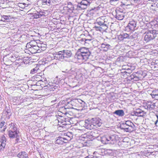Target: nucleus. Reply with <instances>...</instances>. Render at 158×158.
<instances>
[{
	"instance_id": "obj_48",
	"label": "nucleus",
	"mask_w": 158,
	"mask_h": 158,
	"mask_svg": "<svg viewBox=\"0 0 158 158\" xmlns=\"http://www.w3.org/2000/svg\"><path fill=\"white\" fill-rule=\"evenodd\" d=\"M155 125L156 126H157L158 125V120H156L155 122Z\"/></svg>"
},
{
	"instance_id": "obj_50",
	"label": "nucleus",
	"mask_w": 158,
	"mask_h": 158,
	"mask_svg": "<svg viewBox=\"0 0 158 158\" xmlns=\"http://www.w3.org/2000/svg\"><path fill=\"white\" fill-rule=\"evenodd\" d=\"M149 1L154 2L156 1V0H148Z\"/></svg>"
},
{
	"instance_id": "obj_58",
	"label": "nucleus",
	"mask_w": 158,
	"mask_h": 158,
	"mask_svg": "<svg viewBox=\"0 0 158 158\" xmlns=\"http://www.w3.org/2000/svg\"><path fill=\"white\" fill-rule=\"evenodd\" d=\"M13 57V56H11V57Z\"/></svg>"
},
{
	"instance_id": "obj_47",
	"label": "nucleus",
	"mask_w": 158,
	"mask_h": 158,
	"mask_svg": "<svg viewBox=\"0 0 158 158\" xmlns=\"http://www.w3.org/2000/svg\"><path fill=\"white\" fill-rule=\"evenodd\" d=\"M134 77V75H133V74L131 75L130 77H131L130 79H133Z\"/></svg>"
},
{
	"instance_id": "obj_49",
	"label": "nucleus",
	"mask_w": 158,
	"mask_h": 158,
	"mask_svg": "<svg viewBox=\"0 0 158 158\" xmlns=\"http://www.w3.org/2000/svg\"><path fill=\"white\" fill-rule=\"evenodd\" d=\"M75 104H71L72 107V108H74V106H75V105H74Z\"/></svg>"
},
{
	"instance_id": "obj_19",
	"label": "nucleus",
	"mask_w": 158,
	"mask_h": 158,
	"mask_svg": "<svg viewBox=\"0 0 158 158\" xmlns=\"http://www.w3.org/2000/svg\"><path fill=\"white\" fill-rule=\"evenodd\" d=\"M113 113L119 116H123L124 115V112L122 110H115Z\"/></svg>"
},
{
	"instance_id": "obj_42",
	"label": "nucleus",
	"mask_w": 158,
	"mask_h": 158,
	"mask_svg": "<svg viewBox=\"0 0 158 158\" xmlns=\"http://www.w3.org/2000/svg\"><path fill=\"white\" fill-rule=\"evenodd\" d=\"M139 77L136 76H134V77H133V80L135 81H139Z\"/></svg>"
},
{
	"instance_id": "obj_37",
	"label": "nucleus",
	"mask_w": 158,
	"mask_h": 158,
	"mask_svg": "<svg viewBox=\"0 0 158 158\" xmlns=\"http://www.w3.org/2000/svg\"><path fill=\"white\" fill-rule=\"evenodd\" d=\"M39 15L40 16V18H41L43 16H45V12L42 11H38Z\"/></svg>"
},
{
	"instance_id": "obj_32",
	"label": "nucleus",
	"mask_w": 158,
	"mask_h": 158,
	"mask_svg": "<svg viewBox=\"0 0 158 158\" xmlns=\"http://www.w3.org/2000/svg\"><path fill=\"white\" fill-rule=\"evenodd\" d=\"M42 81L43 83L41 84H40L41 85H46V84H47L48 83L47 81V79L46 78H44L43 79L40 80L39 81V82H41Z\"/></svg>"
},
{
	"instance_id": "obj_14",
	"label": "nucleus",
	"mask_w": 158,
	"mask_h": 158,
	"mask_svg": "<svg viewBox=\"0 0 158 158\" xmlns=\"http://www.w3.org/2000/svg\"><path fill=\"white\" fill-rule=\"evenodd\" d=\"M124 14L121 12L119 11L116 12L115 18L119 20H122L124 18Z\"/></svg>"
},
{
	"instance_id": "obj_51",
	"label": "nucleus",
	"mask_w": 158,
	"mask_h": 158,
	"mask_svg": "<svg viewBox=\"0 0 158 158\" xmlns=\"http://www.w3.org/2000/svg\"><path fill=\"white\" fill-rule=\"evenodd\" d=\"M56 99L55 100H53V101H52L51 102H56Z\"/></svg>"
},
{
	"instance_id": "obj_6",
	"label": "nucleus",
	"mask_w": 158,
	"mask_h": 158,
	"mask_svg": "<svg viewBox=\"0 0 158 158\" xmlns=\"http://www.w3.org/2000/svg\"><path fill=\"white\" fill-rule=\"evenodd\" d=\"M146 33V34L144 37V40L147 42L154 39L157 34V33H156L154 30L148 31Z\"/></svg>"
},
{
	"instance_id": "obj_5",
	"label": "nucleus",
	"mask_w": 158,
	"mask_h": 158,
	"mask_svg": "<svg viewBox=\"0 0 158 158\" xmlns=\"http://www.w3.org/2000/svg\"><path fill=\"white\" fill-rule=\"evenodd\" d=\"M55 57L59 59L67 60L70 58L72 56V53L71 51L64 50L55 53Z\"/></svg>"
},
{
	"instance_id": "obj_43",
	"label": "nucleus",
	"mask_w": 158,
	"mask_h": 158,
	"mask_svg": "<svg viewBox=\"0 0 158 158\" xmlns=\"http://www.w3.org/2000/svg\"><path fill=\"white\" fill-rule=\"evenodd\" d=\"M58 88V86H56L55 85V86H53V87H52L51 88L52 89V90L53 91H54V89H58L57 88Z\"/></svg>"
},
{
	"instance_id": "obj_52",
	"label": "nucleus",
	"mask_w": 158,
	"mask_h": 158,
	"mask_svg": "<svg viewBox=\"0 0 158 158\" xmlns=\"http://www.w3.org/2000/svg\"><path fill=\"white\" fill-rule=\"evenodd\" d=\"M85 35L84 34H81V36H82L83 35Z\"/></svg>"
},
{
	"instance_id": "obj_21",
	"label": "nucleus",
	"mask_w": 158,
	"mask_h": 158,
	"mask_svg": "<svg viewBox=\"0 0 158 158\" xmlns=\"http://www.w3.org/2000/svg\"><path fill=\"white\" fill-rule=\"evenodd\" d=\"M69 122L67 120H66V119L65 118H64L62 121L61 122V125H60V127H63L64 126H65L67 124H69Z\"/></svg>"
},
{
	"instance_id": "obj_34",
	"label": "nucleus",
	"mask_w": 158,
	"mask_h": 158,
	"mask_svg": "<svg viewBox=\"0 0 158 158\" xmlns=\"http://www.w3.org/2000/svg\"><path fill=\"white\" fill-rule=\"evenodd\" d=\"M124 39L128 38L130 39L131 36H129V35L127 33H124L122 34Z\"/></svg>"
},
{
	"instance_id": "obj_1",
	"label": "nucleus",
	"mask_w": 158,
	"mask_h": 158,
	"mask_svg": "<svg viewBox=\"0 0 158 158\" xmlns=\"http://www.w3.org/2000/svg\"><path fill=\"white\" fill-rule=\"evenodd\" d=\"M92 57L91 53L85 47L79 49L75 56V58L80 62H82L86 61L88 59L91 60Z\"/></svg>"
},
{
	"instance_id": "obj_29",
	"label": "nucleus",
	"mask_w": 158,
	"mask_h": 158,
	"mask_svg": "<svg viewBox=\"0 0 158 158\" xmlns=\"http://www.w3.org/2000/svg\"><path fill=\"white\" fill-rule=\"evenodd\" d=\"M75 101L74 102L75 103L78 102L79 103H80L81 104V106H85V102H84L82 101V100H81V99H79V100L76 99V100H75Z\"/></svg>"
},
{
	"instance_id": "obj_41",
	"label": "nucleus",
	"mask_w": 158,
	"mask_h": 158,
	"mask_svg": "<svg viewBox=\"0 0 158 158\" xmlns=\"http://www.w3.org/2000/svg\"><path fill=\"white\" fill-rule=\"evenodd\" d=\"M5 123L4 121H2L1 122L0 124V127L1 128H2L3 127H5V126H4Z\"/></svg>"
},
{
	"instance_id": "obj_22",
	"label": "nucleus",
	"mask_w": 158,
	"mask_h": 158,
	"mask_svg": "<svg viewBox=\"0 0 158 158\" xmlns=\"http://www.w3.org/2000/svg\"><path fill=\"white\" fill-rule=\"evenodd\" d=\"M75 102L73 101H71L69 102H67L65 105V107L66 108H72L71 104H75Z\"/></svg>"
},
{
	"instance_id": "obj_31",
	"label": "nucleus",
	"mask_w": 158,
	"mask_h": 158,
	"mask_svg": "<svg viewBox=\"0 0 158 158\" xmlns=\"http://www.w3.org/2000/svg\"><path fill=\"white\" fill-rule=\"evenodd\" d=\"M32 17L34 19L40 18V16L39 15L38 11H37L36 13L33 14Z\"/></svg>"
},
{
	"instance_id": "obj_7",
	"label": "nucleus",
	"mask_w": 158,
	"mask_h": 158,
	"mask_svg": "<svg viewBox=\"0 0 158 158\" xmlns=\"http://www.w3.org/2000/svg\"><path fill=\"white\" fill-rule=\"evenodd\" d=\"M108 143L114 144L117 142L119 138L118 135H110L108 134Z\"/></svg>"
},
{
	"instance_id": "obj_57",
	"label": "nucleus",
	"mask_w": 158,
	"mask_h": 158,
	"mask_svg": "<svg viewBox=\"0 0 158 158\" xmlns=\"http://www.w3.org/2000/svg\"><path fill=\"white\" fill-rule=\"evenodd\" d=\"M60 123V122H59V124H58V125H60V124H59V123Z\"/></svg>"
},
{
	"instance_id": "obj_20",
	"label": "nucleus",
	"mask_w": 158,
	"mask_h": 158,
	"mask_svg": "<svg viewBox=\"0 0 158 158\" xmlns=\"http://www.w3.org/2000/svg\"><path fill=\"white\" fill-rule=\"evenodd\" d=\"M102 48H103L104 51H107L110 48V46L108 44H102L101 45Z\"/></svg>"
},
{
	"instance_id": "obj_44",
	"label": "nucleus",
	"mask_w": 158,
	"mask_h": 158,
	"mask_svg": "<svg viewBox=\"0 0 158 158\" xmlns=\"http://www.w3.org/2000/svg\"><path fill=\"white\" fill-rule=\"evenodd\" d=\"M84 158H98L96 156H93L92 157H89V156L85 157Z\"/></svg>"
},
{
	"instance_id": "obj_36",
	"label": "nucleus",
	"mask_w": 158,
	"mask_h": 158,
	"mask_svg": "<svg viewBox=\"0 0 158 158\" xmlns=\"http://www.w3.org/2000/svg\"><path fill=\"white\" fill-rule=\"evenodd\" d=\"M30 44H31V48H33V49H35L36 50H38L39 49V47L38 46L36 45H33L32 44H31V43L30 42Z\"/></svg>"
},
{
	"instance_id": "obj_46",
	"label": "nucleus",
	"mask_w": 158,
	"mask_h": 158,
	"mask_svg": "<svg viewBox=\"0 0 158 158\" xmlns=\"http://www.w3.org/2000/svg\"><path fill=\"white\" fill-rule=\"evenodd\" d=\"M118 1V0H110V3H112L114 2H116Z\"/></svg>"
},
{
	"instance_id": "obj_25",
	"label": "nucleus",
	"mask_w": 158,
	"mask_h": 158,
	"mask_svg": "<svg viewBox=\"0 0 158 158\" xmlns=\"http://www.w3.org/2000/svg\"><path fill=\"white\" fill-rule=\"evenodd\" d=\"M1 20L3 22H5L6 20L7 22H9V21L10 19L8 16L3 15L2 17Z\"/></svg>"
},
{
	"instance_id": "obj_27",
	"label": "nucleus",
	"mask_w": 158,
	"mask_h": 158,
	"mask_svg": "<svg viewBox=\"0 0 158 158\" xmlns=\"http://www.w3.org/2000/svg\"><path fill=\"white\" fill-rule=\"evenodd\" d=\"M78 43H80L82 45H85V38H81L77 40Z\"/></svg>"
},
{
	"instance_id": "obj_8",
	"label": "nucleus",
	"mask_w": 158,
	"mask_h": 158,
	"mask_svg": "<svg viewBox=\"0 0 158 158\" xmlns=\"http://www.w3.org/2000/svg\"><path fill=\"white\" fill-rule=\"evenodd\" d=\"M136 22L135 20L131 19L128 24L127 26L126 27V29H129L130 30L133 31L135 29L136 26Z\"/></svg>"
},
{
	"instance_id": "obj_9",
	"label": "nucleus",
	"mask_w": 158,
	"mask_h": 158,
	"mask_svg": "<svg viewBox=\"0 0 158 158\" xmlns=\"http://www.w3.org/2000/svg\"><path fill=\"white\" fill-rule=\"evenodd\" d=\"M120 128L121 130H123L124 131L129 132H130L133 131L135 129L134 127H130L123 123H122L120 124Z\"/></svg>"
},
{
	"instance_id": "obj_30",
	"label": "nucleus",
	"mask_w": 158,
	"mask_h": 158,
	"mask_svg": "<svg viewBox=\"0 0 158 158\" xmlns=\"http://www.w3.org/2000/svg\"><path fill=\"white\" fill-rule=\"evenodd\" d=\"M5 110H6V115L7 116H8L9 118L11 114V110L10 109H8V108H7L6 109V108Z\"/></svg>"
},
{
	"instance_id": "obj_3",
	"label": "nucleus",
	"mask_w": 158,
	"mask_h": 158,
	"mask_svg": "<svg viewBox=\"0 0 158 158\" xmlns=\"http://www.w3.org/2000/svg\"><path fill=\"white\" fill-rule=\"evenodd\" d=\"M8 135L11 139H16V142H18L20 139V133L16 124L11 123L9 124Z\"/></svg>"
},
{
	"instance_id": "obj_45",
	"label": "nucleus",
	"mask_w": 158,
	"mask_h": 158,
	"mask_svg": "<svg viewBox=\"0 0 158 158\" xmlns=\"http://www.w3.org/2000/svg\"><path fill=\"white\" fill-rule=\"evenodd\" d=\"M88 39L85 38V44L87 43L89 44L91 42V41H88Z\"/></svg>"
},
{
	"instance_id": "obj_38",
	"label": "nucleus",
	"mask_w": 158,
	"mask_h": 158,
	"mask_svg": "<svg viewBox=\"0 0 158 158\" xmlns=\"http://www.w3.org/2000/svg\"><path fill=\"white\" fill-rule=\"evenodd\" d=\"M118 39L120 41H122L124 39L122 34L118 36Z\"/></svg>"
},
{
	"instance_id": "obj_2",
	"label": "nucleus",
	"mask_w": 158,
	"mask_h": 158,
	"mask_svg": "<svg viewBox=\"0 0 158 158\" xmlns=\"http://www.w3.org/2000/svg\"><path fill=\"white\" fill-rule=\"evenodd\" d=\"M101 121V120L99 118L88 119L85 120L84 126L86 128L88 129H95L101 125L102 123L100 122Z\"/></svg>"
},
{
	"instance_id": "obj_11",
	"label": "nucleus",
	"mask_w": 158,
	"mask_h": 158,
	"mask_svg": "<svg viewBox=\"0 0 158 158\" xmlns=\"http://www.w3.org/2000/svg\"><path fill=\"white\" fill-rule=\"evenodd\" d=\"M89 5V2L88 0H82L80 4H78V7L82 9H86L87 6Z\"/></svg>"
},
{
	"instance_id": "obj_28",
	"label": "nucleus",
	"mask_w": 158,
	"mask_h": 158,
	"mask_svg": "<svg viewBox=\"0 0 158 158\" xmlns=\"http://www.w3.org/2000/svg\"><path fill=\"white\" fill-rule=\"evenodd\" d=\"M90 135L95 138L98 137L97 131H92L90 133Z\"/></svg>"
},
{
	"instance_id": "obj_16",
	"label": "nucleus",
	"mask_w": 158,
	"mask_h": 158,
	"mask_svg": "<svg viewBox=\"0 0 158 158\" xmlns=\"http://www.w3.org/2000/svg\"><path fill=\"white\" fill-rule=\"evenodd\" d=\"M151 95L153 98L158 100V89L153 90Z\"/></svg>"
},
{
	"instance_id": "obj_24",
	"label": "nucleus",
	"mask_w": 158,
	"mask_h": 158,
	"mask_svg": "<svg viewBox=\"0 0 158 158\" xmlns=\"http://www.w3.org/2000/svg\"><path fill=\"white\" fill-rule=\"evenodd\" d=\"M63 139L62 137H59L58 139L56 141V143L58 144H63V141H62Z\"/></svg>"
},
{
	"instance_id": "obj_54",
	"label": "nucleus",
	"mask_w": 158,
	"mask_h": 158,
	"mask_svg": "<svg viewBox=\"0 0 158 158\" xmlns=\"http://www.w3.org/2000/svg\"><path fill=\"white\" fill-rule=\"evenodd\" d=\"M124 73H127V72L125 71V72H124Z\"/></svg>"
},
{
	"instance_id": "obj_40",
	"label": "nucleus",
	"mask_w": 158,
	"mask_h": 158,
	"mask_svg": "<svg viewBox=\"0 0 158 158\" xmlns=\"http://www.w3.org/2000/svg\"><path fill=\"white\" fill-rule=\"evenodd\" d=\"M63 138V141H62L63 142V143H67L68 142V139H67V138H65V137H62Z\"/></svg>"
},
{
	"instance_id": "obj_35",
	"label": "nucleus",
	"mask_w": 158,
	"mask_h": 158,
	"mask_svg": "<svg viewBox=\"0 0 158 158\" xmlns=\"http://www.w3.org/2000/svg\"><path fill=\"white\" fill-rule=\"evenodd\" d=\"M38 68L37 67L33 69L31 71L30 73L32 74H34L37 72Z\"/></svg>"
},
{
	"instance_id": "obj_53",
	"label": "nucleus",
	"mask_w": 158,
	"mask_h": 158,
	"mask_svg": "<svg viewBox=\"0 0 158 158\" xmlns=\"http://www.w3.org/2000/svg\"><path fill=\"white\" fill-rule=\"evenodd\" d=\"M156 117H157V118H158V115H156Z\"/></svg>"
},
{
	"instance_id": "obj_13",
	"label": "nucleus",
	"mask_w": 158,
	"mask_h": 158,
	"mask_svg": "<svg viewBox=\"0 0 158 158\" xmlns=\"http://www.w3.org/2000/svg\"><path fill=\"white\" fill-rule=\"evenodd\" d=\"M156 106L155 103L151 102H148L145 106V108L148 110H152L154 109Z\"/></svg>"
},
{
	"instance_id": "obj_39",
	"label": "nucleus",
	"mask_w": 158,
	"mask_h": 158,
	"mask_svg": "<svg viewBox=\"0 0 158 158\" xmlns=\"http://www.w3.org/2000/svg\"><path fill=\"white\" fill-rule=\"evenodd\" d=\"M16 62L19 63H22L23 62V60L22 59H21L20 58H19L16 60Z\"/></svg>"
},
{
	"instance_id": "obj_23",
	"label": "nucleus",
	"mask_w": 158,
	"mask_h": 158,
	"mask_svg": "<svg viewBox=\"0 0 158 158\" xmlns=\"http://www.w3.org/2000/svg\"><path fill=\"white\" fill-rule=\"evenodd\" d=\"M123 123L130 127H134V128L135 127V125L133 123L129 120L125 122V123Z\"/></svg>"
},
{
	"instance_id": "obj_12",
	"label": "nucleus",
	"mask_w": 158,
	"mask_h": 158,
	"mask_svg": "<svg viewBox=\"0 0 158 158\" xmlns=\"http://www.w3.org/2000/svg\"><path fill=\"white\" fill-rule=\"evenodd\" d=\"M6 139L5 136H2V138L0 139V151L3 150L6 146Z\"/></svg>"
},
{
	"instance_id": "obj_26",
	"label": "nucleus",
	"mask_w": 158,
	"mask_h": 158,
	"mask_svg": "<svg viewBox=\"0 0 158 158\" xmlns=\"http://www.w3.org/2000/svg\"><path fill=\"white\" fill-rule=\"evenodd\" d=\"M94 28H95L96 30L99 31H105L107 30V29H103L104 28L103 27H102V26H94Z\"/></svg>"
},
{
	"instance_id": "obj_56",
	"label": "nucleus",
	"mask_w": 158,
	"mask_h": 158,
	"mask_svg": "<svg viewBox=\"0 0 158 158\" xmlns=\"http://www.w3.org/2000/svg\"><path fill=\"white\" fill-rule=\"evenodd\" d=\"M156 120H158V118H157Z\"/></svg>"
},
{
	"instance_id": "obj_10",
	"label": "nucleus",
	"mask_w": 158,
	"mask_h": 158,
	"mask_svg": "<svg viewBox=\"0 0 158 158\" xmlns=\"http://www.w3.org/2000/svg\"><path fill=\"white\" fill-rule=\"evenodd\" d=\"M145 114V113L144 111L139 108H138L132 113V115L133 116H136L138 117H142L144 116Z\"/></svg>"
},
{
	"instance_id": "obj_17",
	"label": "nucleus",
	"mask_w": 158,
	"mask_h": 158,
	"mask_svg": "<svg viewBox=\"0 0 158 158\" xmlns=\"http://www.w3.org/2000/svg\"><path fill=\"white\" fill-rule=\"evenodd\" d=\"M17 156L20 158H29L28 154L25 152H19Z\"/></svg>"
},
{
	"instance_id": "obj_4",
	"label": "nucleus",
	"mask_w": 158,
	"mask_h": 158,
	"mask_svg": "<svg viewBox=\"0 0 158 158\" xmlns=\"http://www.w3.org/2000/svg\"><path fill=\"white\" fill-rule=\"evenodd\" d=\"M111 18L108 16H102L97 18L96 23L98 25L103 27V29H107Z\"/></svg>"
},
{
	"instance_id": "obj_18",
	"label": "nucleus",
	"mask_w": 158,
	"mask_h": 158,
	"mask_svg": "<svg viewBox=\"0 0 158 158\" xmlns=\"http://www.w3.org/2000/svg\"><path fill=\"white\" fill-rule=\"evenodd\" d=\"M43 5H47L49 6L53 2V0H40Z\"/></svg>"
},
{
	"instance_id": "obj_33",
	"label": "nucleus",
	"mask_w": 158,
	"mask_h": 158,
	"mask_svg": "<svg viewBox=\"0 0 158 158\" xmlns=\"http://www.w3.org/2000/svg\"><path fill=\"white\" fill-rule=\"evenodd\" d=\"M85 38L88 39L87 40L88 41H92L93 40V38L91 35L88 34L86 36Z\"/></svg>"
},
{
	"instance_id": "obj_15",
	"label": "nucleus",
	"mask_w": 158,
	"mask_h": 158,
	"mask_svg": "<svg viewBox=\"0 0 158 158\" xmlns=\"http://www.w3.org/2000/svg\"><path fill=\"white\" fill-rule=\"evenodd\" d=\"M107 136L108 134H106L100 137V140L102 143L105 144L108 143V140Z\"/></svg>"
},
{
	"instance_id": "obj_55",
	"label": "nucleus",
	"mask_w": 158,
	"mask_h": 158,
	"mask_svg": "<svg viewBox=\"0 0 158 158\" xmlns=\"http://www.w3.org/2000/svg\"><path fill=\"white\" fill-rule=\"evenodd\" d=\"M29 43H27V45H28V44Z\"/></svg>"
}]
</instances>
